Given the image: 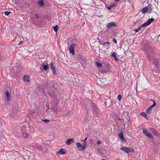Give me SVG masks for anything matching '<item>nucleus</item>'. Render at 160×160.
Returning a JSON list of instances; mask_svg holds the SVG:
<instances>
[{
    "instance_id": "f03ea898",
    "label": "nucleus",
    "mask_w": 160,
    "mask_h": 160,
    "mask_svg": "<svg viewBox=\"0 0 160 160\" xmlns=\"http://www.w3.org/2000/svg\"><path fill=\"white\" fill-rule=\"evenodd\" d=\"M76 46V45L75 44H71L69 47V51L70 53L73 55H74L75 54L74 52V48Z\"/></svg>"
},
{
    "instance_id": "ddd939ff",
    "label": "nucleus",
    "mask_w": 160,
    "mask_h": 160,
    "mask_svg": "<svg viewBox=\"0 0 160 160\" xmlns=\"http://www.w3.org/2000/svg\"><path fill=\"white\" fill-rule=\"evenodd\" d=\"M42 85H39L38 89V91L42 93H43L44 92V88H42Z\"/></svg>"
},
{
    "instance_id": "412c9836",
    "label": "nucleus",
    "mask_w": 160,
    "mask_h": 160,
    "mask_svg": "<svg viewBox=\"0 0 160 160\" xmlns=\"http://www.w3.org/2000/svg\"><path fill=\"white\" fill-rule=\"evenodd\" d=\"M29 134L27 133L26 132H23V136L25 138H27L29 137Z\"/></svg>"
},
{
    "instance_id": "49530a36",
    "label": "nucleus",
    "mask_w": 160,
    "mask_h": 160,
    "mask_svg": "<svg viewBox=\"0 0 160 160\" xmlns=\"http://www.w3.org/2000/svg\"><path fill=\"white\" fill-rule=\"evenodd\" d=\"M120 0H116L115 1H116V2H117V3H118V2H119L120 1Z\"/></svg>"
},
{
    "instance_id": "b1692460",
    "label": "nucleus",
    "mask_w": 160,
    "mask_h": 160,
    "mask_svg": "<svg viewBox=\"0 0 160 160\" xmlns=\"http://www.w3.org/2000/svg\"><path fill=\"white\" fill-rule=\"evenodd\" d=\"M72 115V112L69 111L66 114L65 116L68 118L69 117H70Z\"/></svg>"
},
{
    "instance_id": "e433bc0d",
    "label": "nucleus",
    "mask_w": 160,
    "mask_h": 160,
    "mask_svg": "<svg viewBox=\"0 0 160 160\" xmlns=\"http://www.w3.org/2000/svg\"><path fill=\"white\" fill-rule=\"evenodd\" d=\"M52 72L54 74H56V70H55V68L52 69Z\"/></svg>"
},
{
    "instance_id": "37998d69",
    "label": "nucleus",
    "mask_w": 160,
    "mask_h": 160,
    "mask_svg": "<svg viewBox=\"0 0 160 160\" xmlns=\"http://www.w3.org/2000/svg\"><path fill=\"white\" fill-rule=\"evenodd\" d=\"M114 58L116 61H118V58H117L116 56H115V57Z\"/></svg>"
},
{
    "instance_id": "c85d7f7f",
    "label": "nucleus",
    "mask_w": 160,
    "mask_h": 160,
    "mask_svg": "<svg viewBox=\"0 0 160 160\" xmlns=\"http://www.w3.org/2000/svg\"><path fill=\"white\" fill-rule=\"evenodd\" d=\"M58 25H56L54 27H53V29L54 30V31L55 32H57L58 30Z\"/></svg>"
},
{
    "instance_id": "6e6552de",
    "label": "nucleus",
    "mask_w": 160,
    "mask_h": 160,
    "mask_svg": "<svg viewBox=\"0 0 160 160\" xmlns=\"http://www.w3.org/2000/svg\"><path fill=\"white\" fill-rule=\"evenodd\" d=\"M29 78L30 77L29 76L25 75L24 76L23 80L24 82L27 81L28 82H29L30 81Z\"/></svg>"
},
{
    "instance_id": "c756f323",
    "label": "nucleus",
    "mask_w": 160,
    "mask_h": 160,
    "mask_svg": "<svg viewBox=\"0 0 160 160\" xmlns=\"http://www.w3.org/2000/svg\"><path fill=\"white\" fill-rule=\"evenodd\" d=\"M95 63L98 67H101L102 65V64L101 63H99L98 62H95Z\"/></svg>"
},
{
    "instance_id": "ea45409f",
    "label": "nucleus",
    "mask_w": 160,
    "mask_h": 160,
    "mask_svg": "<svg viewBox=\"0 0 160 160\" xmlns=\"http://www.w3.org/2000/svg\"><path fill=\"white\" fill-rule=\"evenodd\" d=\"M48 85V83L47 82H44L43 84V85H44L45 87L47 86Z\"/></svg>"
},
{
    "instance_id": "c9c22d12",
    "label": "nucleus",
    "mask_w": 160,
    "mask_h": 160,
    "mask_svg": "<svg viewBox=\"0 0 160 160\" xmlns=\"http://www.w3.org/2000/svg\"><path fill=\"white\" fill-rule=\"evenodd\" d=\"M111 55L112 57H115L116 56V53L115 52H113L111 54Z\"/></svg>"
},
{
    "instance_id": "9b49d317",
    "label": "nucleus",
    "mask_w": 160,
    "mask_h": 160,
    "mask_svg": "<svg viewBox=\"0 0 160 160\" xmlns=\"http://www.w3.org/2000/svg\"><path fill=\"white\" fill-rule=\"evenodd\" d=\"M58 154H66V152L63 148H62L58 152Z\"/></svg>"
},
{
    "instance_id": "393cba45",
    "label": "nucleus",
    "mask_w": 160,
    "mask_h": 160,
    "mask_svg": "<svg viewBox=\"0 0 160 160\" xmlns=\"http://www.w3.org/2000/svg\"><path fill=\"white\" fill-rule=\"evenodd\" d=\"M36 147L39 150H42V147L38 144H36Z\"/></svg>"
},
{
    "instance_id": "09e8293b",
    "label": "nucleus",
    "mask_w": 160,
    "mask_h": 160,
    "mask_svg": "<svg viewBox=\"0 0 160 160\" xmlns=\"http://www.w3.org/2000/svg\"><path fill=\"white\" fill-rule=\"evenodd\" d=\"M159 143L160 144V138H159Z\"/></svg>"
},
{
    "instance_id": "8fccbe9b",
    "label": "nucleus",
    "mask_w": 160,
    "mask_h": 160,
    "mask_svg": "<svg viewBox=\"0 0 160 160\" xmlns=\"http://www.w3.org/2000/svg\"><path fill=\"white\" fill-rule=\"evenodd\" d=\"M12 113H11L10 114V115H11V116L12 115Z\"/></svg>"
},
{
    "instance_id": "4468645a",
    "label": "nucleus",
    "mask_w": 160,
    "mask_h": 160,
    "mask_svg": "<svg viewBox=\"0 0 160 160\" xmlns=\"http://www.w3.org/2000/svg\"><path fill=\"white\" fill-rule=\"evenodd\" d=\"M48 93L52 98H55V94L53 91H48Z\"/></svg>"
},
{
    "instance_id": "f3484780",
    "label": "nucleus",
    "mask_w": 160,
    "mask_h": 160,
    "mask_svg": "<svg viewBox=\"0 0 160 160\" xmlns=\"http://www.w3.org/2000/svg\"><path fill=\"white\" fill-rule=\"evenodd\" d=\"M119 138L122 140H123L124 138L123 136V135L122 134V130H121L120 132L119 133Z\"/></svg>"
},
{
    "instance_id": "4be33fe9",
    "label": "nucleus",
    "mask_w": 160,
    "mask_h": 160,
    "mask_svg": "<svg viewBox=\"0 0 160 160\" xmlns=\"http://www.w3.org/2000/svg\"><path fill=\"white\" fill-rule=\"evenodd\" d=\"M76 145L77 146V148L78 149V150H79V149L80 148H81V144L79 142H77L76 143Z\"/></svg>"
},
{
    "instance_id": "1a4fd4ad",
    "label": "nucleus",
    "mask_w": 160,
    "mask_h": 160,
    "mask_svg": "<svg viewBox=\"0 0 160 160\" xmlns=\"http://www.w3.org/2000/svg\"><path fill=\"white\" fill-rule=\"evenodd\" d=\"M92 107L93 109V110L95 112H97L98 111V108L97 106L94 103H92Z\"/></svg>"
},
{
    "instance_id": "3c124183",
    "label": "nucleus",
    "mask_w": 160,
    "mask_h": 160,
    "mask_svg": "<svg viewBox=\"0 0 160 160\" xmlns=\"http://www.w3.org/2000/svg\"><path fill=\"white\" fill-rule=\"evenodd\" d=\"M102 160H106V159H103Z\"/></svg>"
},
{
    "instance_id": "473e14b6",
    "label": "nucleus",
    "mask_w": 160,
    "mask_h": 160,
    "mask_svg": "<svg viewBox=\"0 0 160 160\" xmlns=\"http://www.w3.org/2000/svg\"><path fill=\"white\" fill-rule=\"evenodd\" d=\"M118 99L119 101H120L121 100V98H122V97H121V95L120 94L118 96Z\"/></svg>"
},
{
    "instance_id": "9d476101",
    "label": "nucleus",
    "mask_w": 160,
    "mask_h": 160,
    "mask_svg": "<svg viewBox=\"0 0 160 160\" xmlns=\"http://www.w3.org/2000/svg\"><path fill=\"white\" fill-rule=\"evenodd\" d=\"M87 143L86 142H84L81 145V148L79 149V150L82 151L84 150L87 147Z\"/></svg>"
},
{
    "instance_id": "7ed1b4c3",
    "label": "nucleus",
    "mask_w": 160,
    "mask_h": 160,
    "mask_svg": "<svg viewBox=\"0 0 160 160\" xmlns=\"http://www.w3.org/2000/svg\"><path fill=\"white\" fill-rule=\"evenodd\" d=\"M154 21V19L153 18H151L149 19L146 22L142 24V27H146L147 26H148V25H149Z\"/></svg>"
},
{
    "instance_id": "423d86ee",
    "label": "nucleus",
    "mask_w": 160,
    "mask_h": 160,
    "mask_svg": "<svg viewBox=\"0 0 160 160\" xmlns=\"http://www.w3.org/2000/svg\"><path fill=\"white\" fill-rule=\"evenodd\" d=\"M153 104L151 105L147 110V113H150L151 112V110L152 109V108L155 107L156 105L155 102L154 101H153Z\"/></svg>"
},
{
    "instance_id": "0eeeda50",
    "label": "nucleus",
    "mask_w": 160,
    "mask_h": 160,
    "mask_svg": "<svg viewBox=\"0 0 160 160\" xmlns=\"http://www.w3.org/2000/svg\"><path fill=\"white\" fill-rule=\"evenodd\" d=\"M74 141V139L73 138L69 139L67 140L66 143L68 145H69L71 143H72Z\"/></svg>"
},
{
    "instance_id": "a19ab883",
    "label": "nucleus",
    "mask_w": 160,
    "mask_h": 160,
    "mask_svg": "<svg viewBox=\"0 0 160 160\" xmlns=\"http://www.w3.org/2000/svg\"><path fill=\"white\" fill-rule=\"evenodd\" d=\"M127 116L128 118H127V120L128 121V122H129L130 121V117H129V115H127Z\"/></svg>"
},
{
    "instance_id": "de8ad7c7",
    "label": "nucleus",
    "mask_w": 160,
    "mask_h": 160,
    "mask_svg": "<svg viewBox=\"0 0 160 160\" xmlns=\"http://www.w3.org/2000/svg\"><path fill=\"white\" fill-rule=\"evenodd\" d=\"M23 42L22 41H21V42H20V43H19V44H21V43H23Z\"/></svg>"
},
{
    "instance_id": "2f4dec72",
    "label": "nucleus",
    "mask_w": 160,
    "mask_h": 160,
    "mask_svg": "<svg viewBox=\"0 0 160 160\" xmlns=\"http://www.w3.org/2000/svg\"><path fill=\"white\" fill-rule=\"evenodd\" d=\"M53 87L54 88H56L57 87V84L56 82H55L53 84Z\"/></svg>"
},
{
    "instance_id": "4c0bfd02",
    "label": "nucleus",
    "mask_w": 160,
    "mask_h": 160,
    "mask_svg": "<svg viewBox=\"0 0 160 160\" xmlns=\"http://www.w3.org/2000/svg\"><path fill=\"white\" fill-rule=\"evenodd\" d=\"M112 41L113 42H115L116 43H117V41L116 38H114L112 39Z\"/></svg>"
},
{
    "instance_id": "39448f33",
    "label": "nucleus",
    "mask_w": 160,
    "mask_h": 160,
    "mask_svg": "<svg viewBox=\"0 0 160 160\" xmlns=\"http://www.w3.org/2000/svg\"><path fill=\"white\" fill-rule=\"evenodd\" d=\"M116 26L117 25L115 22H111L108 23L106 27L108 29H109V28H112V27H116Z\"/></svg>"
},
{
    "instance_id": "cd10ccee",
    "label": "nucleus",
    "mask_w": 160,
    "mask_h": 160,
    "mask_svg": "<svg viewBox=\"0 0 160 160\" xmlns=\"http://www.w3.org/2000/svg\"><path fill=\"white\" fill-rule=\"evenodd\" d=\"M118 3L116 2V1H115L114 3L112 5H111V7L112 8L116 6L118 4Z\"/></svg>"
},
{
    "instance_id": "603ef678",
    "label": "nucleus",
    "mask_w": 160,
    "mask_h": 160,
    "mask_svg": "<svg viewBox=\"0 0 160 160\" xmlns=\"http://www.w3.org/2000/svg\"><path fill=\"white\" fill-rule=\"evenodd\" d=\"M124 53H126L125 51H124Z\"/></svg>"
},
{
    "instance_id": "79ce46f5",
    "label": "nucleus",
    "mask_w": 160,
    "mask_h": 160,
    "mask_svg": "<svg viewBox=\"0 0 160 160\" xmlns=\"http://www.w3.org/2000/svg\"><path fill=\"white\" fill-rule=\"evenodd\" d=\"M112 8V7H111V5L108 8V9L109 10H110Z\"/></svg>"
},
{
    "instance_id": "aec40b11",
    "label": "nucleus",
    "mask_w": 160,
    "mask_h": 160,
    "mask_svg": "<svg viewBox=\"0 0 160 160\" xmlns=\"http://www.w3.org/2000/svg\"><path fill=\"white\" fill-rule=\"evenodd\" d=\"M110 44V43L109 42H103L102 43V45L103 46H106L109 45Z\"/></svg>"
},
{
    "instance_id": "c03bdc74",
    "label": "nucleus",
    "mask_w": 160,
    "mask_h": 160,
    "mask_svg": "<svg viewBox=\"0 0 160 160\" xmlns=\"http://www.w3.org/2000/svg\"><path fill=\"white\" fill-rule=\"evenodd\" d=\"M97 143L98 145L100 144L101 143V142L100 141H99Z\"/></svg>"
},
{
    "instance_id": "f8f14e48",
    "label": "nucleus",
    "mask_w": 160,
    "mask_h": 160,
    "mask_svg": "<svg viewBox=\"0 0 160 160\" xmlns=\"http://www.w3.org/2000/svg\"><path fill=\"white\" fill-rule=\"evenodd\" d=\"M7 100L8 101H9L10 100V94L9 92L7 91L5 93Z\"/></svg>"
},
{
    "instance_id": "7c9ffc66",
    "label": "nucleus",
    "mask_w": 160,
    "mask_h": 160,
    "mask_svg": "<svg viewBox=\"0 0 160 160\" xmlns=\"http://www.w3.org/2000/svg\"><path fill=\"white\" fill-rule=\"evenodd\" d=\"M141 115L142 116L146 118V113L145 112H142Z\"/></svg>"
},
{
    "instance_id": "2eb2a0df",
    "label": "nucleus",
    "mask_w": 160,
    "mask_h": 160,
    "mask_svg": "<svg viewBox=\"0 0 160 160\" xmlns=\"http://www.w3.org/2000/svg\"><path fill=\"white\" fill-rule=\"evenodd\" d=\"M141 11L143 13H145L148 12H149L148 11V9L146 7L143 8L142 9Z\"/></svg>"
},
{
    "instance_id": "bb28decb",
    "label": "nucleus",
    "mask_w": 160,
    "mask_h": 160,
    "mask_svg": "<svg viewBox=\"0 0 160 160\" xmlns=\"http://www.w3.org/2000/svg\"><path fill=\"white\" fill-rule=\"evenodd\" d=\"M50 68H52V69L55 68V67L54 65V64L52 62L50 63Z\"/></svg>"
},
{
    "instance_id": "dca6fc26",
    "label": "nucleus",
    "mask_w": 160,
    "mask_h": 160,
    "mask_svg": "<svg viewBox=\"0 0 160 160\" xmlns=\"http://www.w3.org/2000/svg\"><path fill=\"white\" fill-rule=\"evenodd\" d=\"M39 5L40 7H42L44 5V2L43 0H39L38 2Z\"/></svg>"
},
{
    "instance_id": "a18cd8bd",
    "label": "nucleus",
    "mask_w": 160,
    "mask_h": 160,
    "mask_svg": "<svg viewBox=\"0 0 160 160\" xmlns=\"http://www.w3.org/2000/svg\"><path fill=\"white\" fill-rule=\"evenodd\" d=\"M87 138H85V139H84V140L82 141L83 142H85V141L87 140Z\"/></svg>"
},
{
    "instance_id": "20e7f679",
    "label": "nucleus",
    "mask_w": 160,
    "mask_h": 160,
    "mask_svg": "<svg viewBox=\"0 0 160 160\" xmlns=\"http://www.w3.org/2000/svg\"><path fill=\"white\" fill-rule=\"evenodd\" d=\"M39 18V15L37 14H35V17H33L32 20V21L34 24H36L39 21L38 19Z\"/></svg>"
},
{
    "instance_id": "f257e3e1",
    "label": "nucleus",
    "mask_w": 160,
    "mask_h": 160,
    "mask_svg": "<svg viewBox=\"0 0 160 160\" xmlns=\"http://www.w3.org/2000/svg\"><path fill=\"white\" fill-rule=\"evenodd\" d=\"M120 149L121 150L125 152L126 153H128L130 152H134V150L130 147H122Z\"/></svg>"
},
{
    "instance_id": "a211bd4d",
    "label": "nucleus",
    "mask_w": 160,
    "mask_h": 160,
    "mask_svg": "<svg viewBox=\"0 0 160 160\" xmlns=\"http://www.w3.org/2000/svg\"><path fill=\"white\" fill-rule=\"evenodd\" d=\"M147 7L148 9V11L149 12V13L151 12L152 11V9L151 4H149L148 6V7Z\"/></svg>"
},
{
    "instance_id": "f704fd0d",
    "label": "nucleus",
    "mask_w": 160,
    "mask_h": 160,
    "mask_svg": "<svg viewBox=\"0 0 160 160\" xmlns=\"http://www.w3.org/2000/svg\"><path fill=\"white\" fill-rule=\"evenodd\" d=\"M42 121L45 122V123H47L48 122H49V120L48 119H43Z\"/></svg>"
},
{
    "instance_id": "58836bf2",
    "label": "nucleus",
    "mask_w": 160,
    "mask_h": 160,
    "mask_svg": "<svg viewBox=\"0 0 160 160\" xmlns=\"http://www.w3.org/2000/svg\"><path fill=\"white\" fill-rule=\"evenodd\" d=\"M10 13V12H9L7 11V12H5V14L6 15H8Z\"/></svg>"
},
{
    "instance_id": "a878e982",
    "label": "nucleus",
    "mask_w": 160,
    "mask_h": 160,
    "mask_svg": "<svg viewBox=\"0 0 160 160\" xmlns=\"http://www.w3.org/2000/svg\"><path fill=\"white\" fill-rule=\"evenodd\" d=\"M143 27H142V25L140 27H139L137 29L134 30V31L135 32H138L141 29V28H143Z\"/></svg>"
},
{
    "instance_id": "5701e85b",
    "label": "nucleus",
    "mask_w": 160,
    "mask_h": 160,
    "mask_svg": "<svg viewBox=\"0 0 160 160\" xmlns=\"http://www.w3.org/2000/svg\"><path fill=\"white\" fill-rule=\"evenodd\" d=\"M146 136H147V137L151 138V139H152L153 138V137L152 135L149 133L148 132L146 133V134H145Z\"/></svg>"
},
{
    "instance_id": "6ab92c4d",
    "label": "nucleus",
    "mask_w": 160,
    "mask_h": 160,
    "mask_svg": "<svg viewBox=\"0 0 160 160\" xmlns=\"http://www.w3.org/2000/svg\"><path fill=\"white\" fill-rule=\"evenodd\" d=\"M42 66L44 70H47L49 68V66L47 64H43Z\"/></svg>"
},
{
    "instance_id": "72a5a7b5",
    "label": "nucleus",
    "mask_w": 160,
    "mask_h": 160,
    "mask_svg": "<svg viewBox=\"0 0 160 160\" xmlns=\"http://www.w3.org/2000/svg\"><path fill=\"white\" fill-rule=\"evenodd\" d=\"M143 133L145 134H146V133L148 132V131H147L146 129H142Z\"/></svg>"
}]
</instances>
